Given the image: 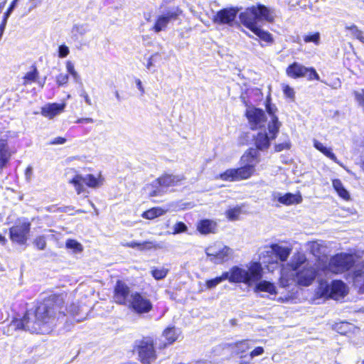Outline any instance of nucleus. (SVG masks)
<instances>
[{"label": "nucleus", "instance_id": "61", "mask_svg": "<svg viewBox=\"0 0 364 364\" xmlns=\"http://www.w3.org/2000/svg\"><path fill=\"white\" fill-rule=\"evenodd\" d=\"M66 69L69 74L75 70L73 63L70 61L66 63Z\"/></svg>", "mask_w": 364, "mask_h": 364}, {"label": "nucleus", "instance_id": "30", "mask_svg": "<svg viewBox=\"0 0 364 364\" xmlns=\"http://www.w3.org/2000/svg\"><path fill=\"white\" fill-rule=\"evenodd\" d=\"M39 73L37 68L34 65L31 66L29 70L24 74L22 80L23 85L26 86L32 82H36L38 78Z\"/></svg>", "mask_w": 364, "mask_h": 364}, {"label": "nucleus", "instance_id": "5", "mask_svg": "<svg viewBox=\"0 0 364 364\" xmlns=\"http://www.w3.org/2000/svg\"><path fill=\"white\" fill-rule=\"evenodd\" d=\"M291 252V248L279 244H272L263 247L259 254V258L264 264H278L287 260Z\"/></svg>", "mask_w": 364, "mask_h": 364}, {"label": "nucleus", "instance_id": "52", "mask_svg": "<svg viewBox=\"0 0 364 364\" xmlns=\"http://www.w3.org/2000/svg\"><path fill=\"white\" fill-rule=\"evenodd\" d=\"M70 53L69 48L65 45H61L58 48V57L63 58L68 55Z\"/></svg>", "mask_w": 364, "mask_h": 364}, {"label": "nucleus", "instance_id": "60", "mask_svg": "<svg viewBox=\"0 0 364 364\" xmlns=\"http://www.w3.org/2000/svg\"><path fill=\"white\" fill-rule=\"evenodd\" d=\"M139 245H140V243L136 242H127V243L122 244V245L124 247H132V248L138 247L139 249Z\"/></svg>", "mask_w": 364, "mask_h": 364}, {"label": "nucleus", "instance_id": "50", "mask_svg": "<svg viewBox=\"0 0 364 364\" xmlns=\"http://www.w3.org/2000/svg\"><path fill=\"white\" fill-rule=\"evenodd\" d=\"M68 74L60 73L56 77V82L59 86H62L68 82Z\"/></svg>", "mask_w": 364, "mask_h": 364}, {"label": "nucleus", "instance_id": "51", "mask_svg": "<svg viewBox=\"0 0 364 364\" xmlns=\"http://www.w3.org/2000/svg\"><path fill=\"white\" fill-rule=\"evenodd\" d=\"M34 243L39 250H44L46 246V241L43 236L36 237Z\"/></svg>", "mask_w": 364, "mask_h": 364}, {"label": "nucleus", "instance_id": "10", "mask_svg": "<svg viewBox=\"0 0 364 364\" xmlns=\"http://www.w3.org/2000/svg\"><path fill=\"white\" fill-rule=\"evenodd\" d=\"M205 253L210 262L219 264L228 261L232 256L233 250L226 245L217 243L207 247Z\"/></svg>", "mask_w": 364, "mask_h": 364}, {"label": "nucleus", "instance_id": "4", "mask_svg": "<svg viewBox=\"0 0 364 364\" xmlns=\"http://www.w3.org/2000/svg\"><path fill=\"white\" fill-rule=\"evenodd\" d=\"M281 123L277 117H272V121L267 122V130L262 129L254 137L255 145L260 151H265L270 146L271 142L274 140L279 133Z\"/></svg>", "mask_w": 364, "mask_h": 364}, {"label": "nucleus", "instance_id": "22", "mask_svg": "<svg viewBox=\"0 0 364 364\" xmlns=\"http://www.w3.org/2000/svg\"><path fill=\"white\" fill-rule=\"evenodd\" d=\"M273 199L286 205L299 204L302 201V197L299 193L293 194L290 193L283 196L279 193H274Z\"/></svg>", "mask_w": 364, "mask_h": 364}, {"label": "nucleus", "instance_id": "3", "mask_svg": "<svg viewBox=\"0 0 364 364\" xmlns=\"http://www.w3.org/2000/svg\"><path fill=\"white\" fill-rule=\"evenodd\" d=\"M225 273L230 283H243L251 287L262 279L263 268L261 263L250 262L245 267L233 266Z\"/></svg>", "mask_w": 364, "mask_h": 364}, {"label": "nucleus", "instance_id": "58", "mask_svg": "<svg viewBox=\"0 0 364 364\" xmlns=\"http://www.w3.org/2000/svg\"><path fill=\"white\" fill-rule=\"evenodd\" d=\"M66 139L64 138V137H61V136H58V137H55L50 142V144H53V145H55V144H63L66 142Z\"/></svg>", "mask_w": 364, "mask_h": 364}, {"label": "nucleus", "instance_id": "34", "mask_svg": "<svg viewBox=\"0 0 364 364\" xmlns=\"http://www.w3.org/2000/svg\"><path fill=\"white\" fill-rule=\"evenodd\" d=\"M166 210L161 208H153L142 213V217L148 220H153L166 213Z\"/></svg>", "mask_w": 364, "mask_h": 364}, {"label": "nucleus", "instance_id": "16", "mask_svg": "<svg viewBox=\"0 0 364 364\" xmlns=\"http://www.w3.org/2000/svg\"><path fill=\"white\" fill-rule=\"evenodd\" d=\"M181 14V11L179 9H176L158 16L155 23L152 27V31L155 33H159L162 31H165L168 24L171 21L176 20Z\"/></svg>", "mask_w": 364, "mask_h": 364}, {"label": "nucleus", "instance_id": "62", "mask_svg": "<svg viewBox=\"0 0 364 364\" xmlns=\"http://www.w3.org/2000/svg\"><path fill=\"white\" fill-rule=\"evenodd\" d=\"M94 122L93 119L90 117L86 118H80L76 121V123H92Z\"/></svg>", "mask_w": 364, "mask_h": 364}, {"label": "nucleus", "instance_id": "26", "mask_svg": "<svg viewBox=\"0 0 364 364\" xmlns=\"http://www.w3.org/2000/svg\"><path fill=\"white\" fill-rule=\"evenodd\" d=\"M241 161L244 166H252L255 169V166L259 162L258 153L255 149H250L247 151L241 157Z\"/></svg>", "mask_w": 364, "mask_h": 364}, {"label": "nucleus", "instance_id": "15", "mask_svg": "<svg viewBox=\"0 0 364 364\" xmlns=\"http://www.w3.org/2000/svg\"><path fill=\"white\" fill-rule=\"evenodd\" d=\"M246 117L252 129H262L265 127L267 116L262 109L249 107L246 111Z\"/></svg>", "mask_w": 364, "mask_h": 364}, {"label": "nucleus", "instance_id": "33", "mask_svg": "<svg viewBox=\"0 0 364 364\" xmlns=\"http://www.w3.org/2000/svg\"><path fill=\"white\" fill-rule=\"evenodd\" d=\"M252 32L257 36L262 41L267 43H272L274 42V38L272 35L264 29L257 26Z\"/></svg>", "mask_w": 364, "mask_h": 364}, {"label": "nucleus", "instance_id": "25", "mask_svg": "<svg viewBox=\"0 0 364 364\" xmlns=\"http://www.w3.org/2000/svg\"><path fill=\"white\" fill-rule=\"evenodd\" d=\"M217 223L211 220H202L197 225V230L203 235L215 233L217 230Z\"/></svg>", "mask_w": 364, "mask_h": 364}, {"label": "nucleus", "instance_id": "63", "mask_svg": "<svg viewBox=\"0 0 364 364\" xmlns=\"http://www.w3.org/2000/svg\"><path fill=\"white\" fill-rule=\"evenodd\" d=\"M135 82H136L137 88L140 90L141 93L144 94V87L142 85L141 81L139 79H136L135 80Z\"/></svg>", "mask_w": 364, "mask_h": 364}, {"label": "nucleus", "instance_id": "55", "mask_svg": "<svg viewBox=\"0 0 364 364\" xmlns=\"http://www.w3.org/2000/svg\"><path fill=\"white\" fill-rule=\"evenodd\" d=\"M290 147L289 141H285L284 143L277 144L274 146V151L279 152L284 149H288Z\"/></svg>", "mask_w": 364, "mask_h": 364}, {"label": "nucleus", "instance_id": "2", "mask_svg": "<svg viewBox=\"0 0 364 364\" xmlns=\"http://www.w3.org/2000/svg\"><path fill=\"white\" fill-rule=\"evenodd\" d=\"M306 257L303 253L294 254L290 262L283 264L281 268L279 285L288 287L294 283L299 285L309 286L316 276L315 269L306 264Z\"/></svg>", "mask_w": 364, "mask_h": 364}, {"label": "nucleus", "instance_id": "45", "mask_svg": "<svg viewBox=\"0 0 364 364\" xmlns=\"http://www.w3.org/2000/svg\"><path fill=\"white\" fill-rule=\"evenodd\" d=\"M9 328L14 329V330H19V329L26 330L24 316L21 319L13 320L9 325Z\"/></svg>", "mask_w": 364, "mask_h": 364}, {"label": "nucleus", "instance_id": "36", "mask_svg": "<svg viewBox=\"0 0 364 364\" xmlns=\"http://www.w3.org/2000/svg\"><path fill=\"white\" fill-rule=\"evenodd\" d=\"M90 31L89 25L87 23L75 24L72 28V33L74 36L78 37L86 34Z\"/></svg>", "mask_w": 364, "mask_h": 364}, {"label": "nucleus", "instance_id": "1", "mask_svg": "<svg viewBox=\"0 0 364 364\" xmlns=\"http://www.w3.org/2000/svg\"><path fill=\"white\" fill-rule=\"evenodd\" d=\"M63 298L50 296L43 300L36 308L35 313L27 311L24 315L26 331L36 333H48L55 325L58 314L63 309Z\"/></svg>", "mask_w": 364, "mask_h": 364}, {"label": "nucleus", "instance_id": "38", "mask_svg": "<svg viewBox=\"0 0 364 364\" xmlns=\"http://www.w3.org/2000/svg\"><path fill=\"white\" fill-rule=\"evenodd\" d=\"M10 156L6 142L4 140L0 141V162L4 164L7 162Z\"/></svg>", "mask_w": 364, "mask_h": 364}, {"label": "nucleus", "instance_id": "28", "mask_svg": "<svg viewBox=\"0 0 364 364\" xmlns=\"http://www.w3.org/2000/svg\"><path fill=\"white\" fill-rule=\"evenodd\" d=\"M157 179L152 181L151 183L146 185L144 187L145 193L150 197L160 196L165 192L159 183H156Z\"/></svg>", "mask_w": 364, "mask_h": 364}, {"label": "nucleus", "instance_id": "27", "mask_svg": "<svg viewBox=\"0 0 364 364\" xmlns=\"http://www.w3.org/2000/svg\"><path fill=\"white\" fill-rule=\"evenodd\" d=\"M253 285H255V291L257 292L264 291L270 294H277L276 287L270 282L260 279Z\"/></svg>", "mask_w": 364, "mask_h": 364}, {"label": "nucleus", "instance_id": "11", "mask_svg": "<svg viewBox=\"0 0 364 364\" xmlns=\"http://www.w3.org/2000/svg\"><path fill=\"white\" fill-rule=\"evenodd\" d=\"M255 169L252 166H243L237 168H230L220 173L217 178L225 181H239L250 178Z\"/></svg>", "mask_w": 364, "mask_h": 364}, {"label": "nucleus", "instance_id": "39", "mask_svg": "<svg viewBox=\"0 0 364 364\" xmlns=\"http://www.w3.org/2000/svg\"><path fill=\"white\" fill-rule=\"evenodd\" d=\"M225 280H227V275H225V273L223 272L220 277L207 280L205 282V286L207 289H212Z\"/></svg>", "mask_w": 364, "mask_h": 364}, {"label": "nucleus", "instance_id": "43", "mask_svg": "<svg viewBox=\"0 0 364 364\" xmlns=\"http://www.w3.org/2000/svg\"><path fill=\"white\" fill-rule=\"evenodd\" d=\"M321 36L318 32H315L313 33H307L303 36V40L305 43H313L316 46L319 45L320 43Z\"/></svg>", "mask_w": 364, "mask_h": 364}, {"label": "nucleus", "instance_id": "40", "mask_svg": "<svg viewBox=\"0 0 364 364\" xmlns=\"http://www.w3.org/2000/svg\"><path fill=\"white\" fill-rule=\"evenodd\" d=\"M263 353L264 349L262 347H257L250 353L249 356L245 355L244 358H241L240 364H247L253 358L261 355Z\"/></svg>", "mask_w": 364, "mask_h": 364}, {"label": "nucleus", "instance_id": "24", "mask_svg": "<svg viewBox=\"0 0 364 364\" xmlns=\"http://www.w3.org/2000/svg\"><path fill=\"white\" fill-rule=\"evenodd\" d=\"M352 279L353 285L358 289L359 291L364 293V264L355 267L352 274Z\"/></svg>", "mask_w": 364, "mask_h": 364}, {"label": "nucleus", "instance_id": "6", "mask_svg": "<svg viewBox=\"0 0 364 364\" xmlns=\"http://www.w3.org/2000/svg\"><path fill=\"white\" fill-rule=\"evenodd\" d=\"M103 178L101 174L95 176L93 174H86L85 176L77 174L69 183L73 185L76 193L80 195L85 193V197H87L89 192L84 188V184L91 188H97L102 186Z\"/></svg>", "mask_w": 364, "mask_h": 364}, {"label": "nucleus", "instance_id": "48", "mask_svg": "<svg viewBox=\"0 0 364 364\" xmlns=\"http://www.w3.org/2000/svg\"><path fill=\"white\" fill-rule=\"evenodd\" d=\"M173 231L172 233L173 235H176L186 232L188 228L187 226L183 223L178 222L173 225Z\"/></svg>", "mask_w": 364, "mask_h": 364}, {"label": "nucleus", "instance_id": "7", "mask_svg": "<svg viewBox=\"0 0 364 364\" xmlns=\"http://www.w3.org/2000/svg\"><path fill=\"white\" fill-rule=\"evenodd\" d=\"M355 263L353 255L341 252L333 256L323 270L334 274L343 273L348 271Z\"/></svg>", "mask_w": 364, "mask_h": 364}, {"label": "nucleus", "instance_id": "42", "mask_svg": "<svg viewBox=\"0 0 364 364\" xmlns=\"http://www.w3.org/2000/svg\"><path fill=\"white\" fill-rule=\"evenodd\" d=\"M168 272V269L165 267L153 268L151 271L152 277L156 279L160 280L164 279Z\"/></svg>", "mask_w": 364, "mask_h": 364}, {"label": "nucleus", "instance_id": "59", "mask_svg": "<svg viewBox=\"0 0 364 364\" xmlns=\"http://www.w3.org/2000/svg\"><path fill=\"white\" fill-rule=\"evenodd\" d=\"M80 96L82 97H83V99L85 100V103L87 105L91 106L92 105V100H91L90 97H89V95H87V93L85 91H82V93L80 94Z\"/></svg>", "mask_w": 364, "mask_h": 364}, {"label": "nucleus", "instance_id": "35", "mask_svg": "<svg viewBox=\"0 0 364 364\" xmlns=\"http://www.w3.org/2000/svg\"><path fill=\"white\" fill-rule=\"evenodd\" d=\"M345 29L346 31H349L350 34L364 44V34L363 32L358 28V27L355 24H351L350 26H346Z\"/></svg>", "mask_w": 364, "mask_h": 364}, {"label": "nucleus", "instance_id": "23", "mask_svg": "<svg viewBox=\"0 0 364 364\" xmlns=\"http://www.w3.org/2000/svg\"><path fill=\"white\" fill-rule=\"evenodd\" d=\"M65 103H52L45 105L41 109V114L45 117L53 119L64 111Z\"/></svg>", "mask_w": 364, "mask_h": 364}, {"label": "nucleus", "instance_id": "14", "mask_svg": "<svg viewBox=\"0 0 364 364\" xmlns=\"http://www.w3.org/2000/svg\"><path fill=\"white\" fill-rule=\"evenodd\" d=\"M127 306L138 314L147 313L152 309V304L149 299L139 293L130 295Z\"/></svg>", "mask_w": 364, "mask_h": 364}, {"label": "nucleus", "instance_id": "53", "mask_svg": "<svg viewBox=\"0 0 364 364\" xmlns=\"http://www.w3.org/2000/svg\"><path fill=\"white\" fill-rule=\"evenodd\" d=\"M236 348L238 353H243L248 350L250 346L247 341H242L236 343Z\"/></svg>", "mask_w": 364, "mask_h": 364}, {"label": "nucleus", "instance_id": "41", "mask_svg": "<svg viewBox=\"0 0 364 364\" xmlns=\"http://www.w3.org/2000/svg\"><path fill=\"white\" fill-rule=\"evenodd\" d=\"M164 336L166 338V339L168 341V344L173 343L178 338V334L176 333V331L175 328H167L163 333Z\"/></svg>", "mask_w": 364, "mask_h": 364}, {"label": "nucleus", "instance_id": "37", "mask_svg": "<svg viewBox=\"0 0 364 364\" xmlns=\"http://www.w3.org/2000/svg\"><path fill=\"white\" fill-rule=\"evenodd\" d=\"M241 213L242 207L238 205L234 208H229L225 212L226 217L228 218V220L231 221L238 220Z\"/></svg>", "mask_w": 364, "mask_h": 364}, {"label": "nucleus", "instance_id": "9", "mask_svg": "<svg viewBox=\"0 0 364 364\" xmlns=\"http://www.w3.org/2000/svg\"><path fill=\"white\" fill-rule=\"evenodd\" d=\"M318 294L323 297H329L337 300L343 298L347 294V287L340 280L333 281L331 284H328L326 282H321Z\"/></svg>", "mask_w": 364, "mask_h": 364}, {"label": "nucleus", "instance_id": "49", "mask_svg": "<svg viewBox=\"0 0 364 364\" xmlns=\"http://www.w3.org/2000/svg\"><path fill=\"white\" fill-rule=\"evenodd\" d=\"M354 96L358 105L364 108V89L355 91Z\"/></svg>", "mask_w": 364, "mask_h": 364}, {"label": "nucleus", "instance_id": "13", "mask_svg": "<svg viewBox=\"0 0 364 364\" xmlns=\"http://www.w3.org/2000/svg\"><path fill=\"white\" fill-rule=\"evenodd\" d=\"M30 229L31 223L26 221L11 227L9 229L11 240L19 245H24L28 239Z\"/></svg>", "mask_w": 364, "mask_h": 364}, {"label": "nucleus", "instance_id": "18", "mask_svg": "<svg viewBox=\"0 0 364 364\" xmlns=\"http://www.w3.org/2000/svg\"><path fill=\"white\" fill-rule=\"evenodd\" d=\"M113 298L116 303L127 306L130 298L129 288L128 286L121 281H117L114 287Z\"/></svg>", "mask_w": 364, "mask_h": 364}, {"label": "nucleus", "instance_id": "8", "mask_svg": "<svg viewBox=\"0 0 364 364\" xmlns=\"http://www.w3.org/2000/svg\"><path fill=\"white\" fill-rule=\"evenodd\" d=\"M134 351L138 355V360L142 364H151L157 358L152 338H144L136 342Z\"/></svg>", "mask_w": 364, "mask_h": 364}, {"label": "nucleus", "instance_id": "19", "mask_svg": "<svg viewBox=\"0 0 364 364\" xmlns=\"http://www.w3.org/2000/svg\"><path fill=\"white\" fill-rule=\"evenodd\" d=\"M258 21L273 23L277 17V11L275 9L268 7L262 4L255 6Z\"/></svg>", "mask_w": 364, "mask_h": 364}, {"label": "nucleus", "instance_id": "57", "mask_svg": "<svg viewBox=\"0 0 364 364\" xmlns=\"http://www.w3.org/2000/svg\"><path fill=\"white\" fill-rule=\"evenodd\" d=\"M159 55V53H156L149 58L147 63L146 65V67L149 70H150L154 66L156 58Z\"/></svg>", "mask_w": 364, "mask_h": 364}, {"label": "nucleus", "instance_id": "21", "mask_svg": "<svg viewBox=\"0 0 364 364\" xmlns=\"http://www.w3.org/2000/svg\"><path fill=\"white\" fill-rule=\"evenodd\" d=\"M183 179L184 177L181 175L165 173L157 178L156 183H159L163 190H164L165 188L179 185Z\"/></svg>", "mask_w": 364, "mask_h": 364}, {"label": "nucleus", "instance_id": "32", "mask_svg": "<svg viewBox=\"0 0 364 364\" xmlns=\"http://www.w3.org/2000/svg\"><path fill=\"white\" fill-rule=\"evenodd\" d=\"M333 187L340 197L345 200L350 198L349 193L343 186L342 182L339 179H333L332 181Z\"/></svg>", "mask_w": 364, "mask_h": 364}, {"label": "nucleus", "instance_id": "17", "mask_svg": "<svg viewBox=\"0 0 364 364\" xmlns=\"http://www.w3.org/2000/svg\"><path fill=\"white\" fill-rule=\"evenodd\" d=\"M239 18L241 23L251 31H254L258 26L257 22L259 21L255 6L246 9L244 12L240 14Z\"/></svg>", "mask_w": 364, "mask_h": 364}, {"label": "nucleus", "instance_id": "54", "mask_svg": "<svg viewBox=\"0 0 364 364\" xmlns=\"http://www.w3.org/2000/svg\"><path fill=\"white\" fill-rule=\"evenodd\" d=\"M283 92L286 97L294 100L295 96V92L293 88L289 87V85H284L283 87Z\"/></svg>", "mask_w": 364, "mask_h": 364}, {"label": "nucleus", "instance_id": "20", "mask_svg": "<svg viewBox=\"0 0 364 364\" xmlns=\"http://www.w3.org/2000/svg\"><path fill=\"white\" fill-rule=\"evenodd\" d=\"M238 12L235 8L224 9L219 11L214 18V21L220 24L230 25L234 21Z\"/></svg>", "mask_w": 364, "mask_h": 364}, {"label": "nucleus", "instance_id": "29", "mask_svg": "<svg viewBox=\"0 0 364 364\" xmlns=\"http://www.w3.org/2000/svg\"><path fill=\"white\" fill-rule=\"evenodd\" d=\"M308 245L311 252L316 257H319L321 255L326 252L327 247L323 241H312Z\"/></svg>", "mask_w": 364, "mask_h": 364}, {"label": "nucleus", "instance_id": "44", "mask_svg": "<svg viewBox=\"0 0 364 364\" xmlns=\"http://www.w3.org/2000/svg\"><path fill=\"white\" fill-rule=\"evenodd\" d=\"M65 246L67 248L73 250L75 253H79L83 250L82 245L75 240H67Z\"/></svg>", "mask_w": 364, "mask_h": 364}, {"label": "nucleus", "instance_id": "31", "mask_svg": "<svg viewBox=\"0 0 364 364\" xmlns=\"http://www.w3.org/2000/svg\"><path fill=\"white\" fill-rule=\"evenodd\" d=\"M314 146L318 151H320L322 154H323L326 156L331 159L332 161L336 162V164H340L336 155L333 153L332 149L331 148L326 147L321 142L318 141L316 139L314 140Z\"/></svg>", "mask_w": 364, "mask_h": 364}, {"label": "nucleus", "instance_id": "56", "mask_svg": "<svg viewBox=\"0 0 364 364\" xmlns=\"http://www.w3.org/2000/svg\"><path fill=\"white\" fill-rule=\"evenodd\" d=\"M266 107H267V112L270 117V119L269 121H272V117H277L276 115H275V112L277 111V108L274 105H272L271 104L269 103H267L266 105Z\"/></svg>", "mask_w": 364, "mask_h": 364}, {"label": "nucleus", "instance_id": "47", "mask_svg": "<svg viewBox=\"0 0 364 364\" xmlns=\"http://www.w3.org/2000/svg\"><path fill=\"white\" fill-rule=\"evenodd\" d=\"M161 247L152 241H145L139 245V250H149L151 249H158Z\"/></svg>", "mask_w": 364, "mask_h": 364}, {"label": "nucleus", "instance_id": "46", "mask_svg": "<svg viewBox=\"0 0 364 364\" xmlns=\"http://www.w3.org/2000/svg\"><path fill=\"white\" fill-rule=\"evenodd\" d=\"M18 1V0H14L12 1V3L10 5L9 8L8 9L7 11L4 15L1 25H4V26L6 27V23H7V20H8L9 16L11 15V14L12 13V11H14V9L16 8Z\"/></svg>", "mask_w": 364, "mask_h": 364}, {"label": "nucleus", "instance_id": "64", "mask_svg": "<svg viewBox=\"0 0 364 364\" xmlns=\"http://www.w3.org/2000/svg\"><path fill=\"white\" fill-rule=\"evenodd\" d=\"M32 172H33V168L31 166H28L27 167L26 170V177L27 179H29L32 175Z\"/></svg>", "mask_w": 364, "mask_h": 364}, {"label": "nucleus", "instance_id": "12", "mask_svg": "<svg viewBox=\"0 0 364 364\" xmlns=\"http://www.w3.org/2000/svg\"><path fill=\"white\" fill-rule=\"evenodd\" d=\"M286 73L291 78L306 77L309 80H320V77L314 68H306L299 63L289 65Z\"/></svg>", "mask_w": 364, "mask_h": 364}]
</instances>
